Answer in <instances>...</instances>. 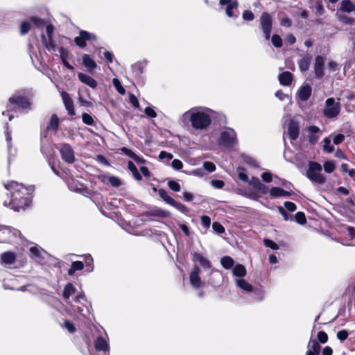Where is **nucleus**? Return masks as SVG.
Instances as JSON below:
<instances>
[{"label": "nucleus", "instance_id": "obj_1", "mask_svg": "<svg viewBox=\"0 0 355 355\" xmlns=\"http://www.w3.org/2000/svg\"><path fill=\"white\" fill-rule=\"evenodd\" d=\"M213 111L205 107H195L185 112L179 119L184 125L198 130H206L211 124Z\"/></svg>", "mask_w": 355, "mask_h": 355}, {"label": "nucleus", "instance_id": "obj_2", "mask_svg": "<svg viewBox=\"0 0 355 355\" xmlns=\"http://www.w3.org/2000/svg\"><path fill=\"white\" fill-rule=\"evenodd\" d=\"M5 188L9 191L10 200H4L3 205L6 207L19 211L21 209L28 207L31 202L28 195L32 191V188L25 187L23 184L12 181L4 184Z\"/></svg>", "mask_w": 355, "mask_h": 355}, {"label": "nucleus", "instance_id": "obj_3", "mask_svg": "<svg viewBox=\"0 0 355 355\" xmlns=\"http://www.w3.org/2000/svg\"><path fill=\"white\" fill-rule=\"evenodd\" d=\"M340 111L341 104L339 98L330 97L326 99L322 108V114L324 117L329 119H336Z\"/></svg>", "mask_w": 355, "mask_h": 355}, {"label": "nucleus", "instance_id": "obj_4", "mask_svg": "<svg viewBox=\"0 0 355 355\" xmlns=\"http://www.w3.org/2000/svg\"><path fill=\"white\" fill-rule=\"evenodd\" d=\"M322 166L316 162H309L306 175L313 184H323L326 181L325 176L321 173Z\"/></svg>", "mask_w": 355, "mask_h": 355}, {"label": "nucleus", "instance_id": "obj_5", "mask_svg": "<svg viewBox=\"0 0 355 355\" xmlns=\"http://www.w3.org/2000/svg\"><path fill=\"white\" fill-rule=\"evenodd\" d=\"M237 143L236 132L232 128H227L220 133L219 144L226 148L233 147Z\"/></svg>", "mask_w": 355, "mask_h": 355}, {"label": "nucleus", "instance_id": "obj_6", "mask_svg": "<svg viewBox=\"0 0 355 355\" xmlns=\"http://www.w3.org/2000/svg\"><path fill=\"white\" fill-rule=\"evenodd\" d=\"M62 159L67 164H73L76 161L75 153L72 147L67 143H63L58 148Z\"/></svg>", "mask_w": 355, "mask_h": 355}, {"label": "nucleus", "instance_id": "obj_7", "mask_svg": "<svg viewBox=\"0 0 355 355\" xmlns=\"http://www.w3.org/2000/svg\"><path fill=\"white\" fill-rule=\"evenodd\" d=\"M9 102L11 105H14L15 109L26 111L29 110L31 108V103L30 101L19 96H13L10 98Z\"/></svg>", "mask_w": 355, "mask_h": 355}, {"label": "nucleus", "instance_id": "obj_8", "mask_svg": "<svg viewBox=\"0 0 355 355\" xmlns=\"http://www.w3.org/2000/svg\"><path fill=\"white\" fill-rule=\"evenodd\" d=\"M260 22L266 40H268L272 29V19L270 15L267 12H263L261 16Z\"/></svg>", "mask_w": 355, "mask_h": 355}, {"label": "nucleus", "instance_id": "obj_9", "mask_svg": "<svg viewBox=\"0 0 355 355\" xmlns=\"http://www.w3.org/2000/svg\"><path fill=\"white\" fill-rule=\"evenodd\" d=\"M96 40V37L94 34L85 31H81L79 36L75 37L74 42L79 47L84 48L86 46V41Z\"/></svg>", "mask_w": 355, "mask_h": 355}, {"label": "nucleus", "instance_id": "obj_10", "mask_svg": "<svg viewBox=\"0 0 355 355\" xmlns=\"http://www.w3.org/2000/svg\"><path fill=\"white\" fill-rule=\"evenodd\" d=\"M200 269L199 266H195L193 270L190 273L189 280L191 286L194 288H200L204 285L200 277Z\"/></svg>", "mask_w": 355, "mask_h": 355}, {"label": "nucleus", "instance_id": "obj_11", "mask_svg": "<svg viewBox=\"0 0 355 355\" xmlns=\"http://www.w3.org/2000/svg\"><path fill=\"white\" fill-rule=\"evenodd\" d=\"M219 4L220 6H226L225 12L229 17H234V10L238 8L237 0H219Z\"/></svg>", "mask_w": 355, "mask_h": 355}, {"label": "nucleus", "instance_id": "obj_12", "mask_svg": "<svg viewBox=\"0 0 355 355\" xmlns=\"http://www.w3.org/2000/svg\"><path fill=\"white\" fill-rule=\"evenodd\" d=\"M307 132L306 137L309 142L312 145L315 144L320 137L321 132L320 128L315 125H310L307 128Z\"/></svg>", "mask_w": 355, "mask_h": 355}, {"label": "nucleus", "instance_id": "obj_13", "mask_svg": "<svg viewBox=\"0 0 355 355\" xmlns=\"http://www.w3.org/2000/svg\"><path fill=\"white\" fill-rule=\"evenodd\" d=\"M60 94L65 108L68 112V114L71 116L74 115L75 112L73 108V103L70 96L69 95V94L64 91H62L60 92Z\"/></svg>", "mask_w": 355, "mask_h": 355}, {"label": "nucleus", "instance_id": "obj_14", "mask_svg": "<svg viewBox=\"0 0 355 355\" xmlns=\"http://www.w3.org/2000/svg\"><path fill=\"white\" fill-rule=\"evenodd\" d=\"M323 67H324V58L320 55L316 56L315 58V63H314V72H315V76L318 78H320L324 76Z\"/></svg>", "mask_w": 355, "mask_h": 355}, {"label": "nucleus", "instance_id": "obj_15", "mask_svg": "<svg viewBox=\"0 0 355 355\" xmlns=\"http://www.w3.org/2000/svg\"><path fill=\"white\" fill-rule=\"evenodd\" d=\"M300 126L298 122L291 119L288 127V133L292 140H295L299 136Z\"/></svg>", "mask_w": 355, "mask_h": 355}, {"label": "nucleus", "instance_id": "obj_16", "mask_svg": "<svg viewBox=\"0 0 355 355\" xmlns=\"http://www.w3.org/2000/svg\"><path fill=\"white\" fill-rule=\"evenodd\" d=\"M193 261H198L205 269H210L211 267L210 261L204 257L201 254L193 252L191 254Z\"/></svg>", "mask_w": 355, "mask_h": 355}, {"label": "nucleus", "instance_id": "obj_17", "mask_svg": "<svg viewBox=\"0 0 355 355\" xmlns=\"http://www.w3.org/2000/svg\"><path fill=\"white\" fill-rule=\"evenodd\" d=\"M308 350L305 355H319L320 346L318 341L311 339L307 345Z\"/></svg>", "mask_w": 355, "mask_h": 355}, {"label": "nucleus", "instance_id": "obj_18", "mask_svg": "<svg viewBox=\"0 0 355 355\" xmlns=\"http://www.w3.org/2000/svg\"><path fill=\"white\" fill-rule=\"evenodd\" d=\"M78 77L82 83L88 85L91 88L94 89L97 87V82L90 76L83 73H78Z\"/></svg>", "mask_w": 355, "mask_h": 355}, {"label": "nucleus", "instance_id": "obj_19", "mask_svg": "<svg viewBox=\"0 0 355 355\" xmlns=\"http://www.w3.org/2000/svg\"><path fill=\"white\" fill-rule=\"evenodd\" d=\"M339 10L344 12H354L355 14V3L350 0H343Z\"/></svg>", "mask_w": 355, "mask_h": 355}, {"label": "nucleus", "instance_id": "obj_20", "mask_svg": "<svg viewBox=\"0 0 355 355\" xmlns=\"http://www.w3.org/2000/svg\"><path fill=\"white\" fill-rule=\"evenodd\" d=\"M311 87L309 85L302 86L298 94L299 98L303 101L308 100L311 96Z\"/></svg>", "mask_w": 355, "mask_h": 355}, {"label": "nucleus", "instance_id": "obj_21", "mask_svg": "<svg viewBox=\"0 0 355 355\" xmlns=\"http://www.w3.org/2000/svg\"><path fill=\"white\" fill-rule=\"evenodd\" d=\"M1 260L2 263L12 264L15 261L16 256L12 252H6L1 254Z\"/></svg>", "mask_w": 355, "mask_h": 355}, {"label": "nucleus", "instance_id": "obj_22", "mask_svg": "<svg viewBox=\"0 0 355 355\" xmlns=\"http://www.w3.org/2000/svg\"><path fill=\"white\" fill-rule=\"evenodd\" d=\"M270 195L272 198L288 196L290 193L279 187H272L270 190Z\"/></svg>", "mask_w": 355, "mask_h": 355}, {"label": "nucleus", "instance_id": "obj_23", "mask_svg": "<svg viewBox=\"0 0 355 355\" xmlns=\"http://www.w3.org/2000/svg\"><path fill=\"white\" fill-rule=\"evenodd\" d=\"M76 293V288L73 286L72 284H67L63 291L62 296L67 300V303L69 304L68 300L69 297Z\"/></svg>", "mask_w": 355, "mask_h": 355}, {"label": "nucleus", "instance_id": "obj_24", "mask_svg": "<svg viewBox=\"0 0 355 355\" xmlns=\"http://www.w3.org/2000/svg\"><path fill=\"white\" fill-rule=\"evenodd\" d=\"M279 80L281 85L288 86L292 81V74L288 71H284L279 76Z\"/></svg>", "mask_w": 355, "mask_h": 355}, {"label": "nucleus", "instance_id": "obj_25", "mask_svg": "<svg viewBox=\"0 0 355 355\" xmlns=\"http://www.w3.org/2000/svg\"><path fill=\"white\" fill-rule=\"evenodd\" d=\"M311 56L306 55L303 56L299 62V67L302 71H306L309 69Z\"/></svg>", "mask_w": 355, "mask_h": 355}, {"label": "nucleus", "instance_id": "obj_26", "mask_svg": "<svg viewBox=\"0 0 355 355\" xmlns=\"http://www.w3.org/2000/svg\"><path fill=\"white\" fill-rule=\"evenodd\" d=\"M83 64L89 70H93V69H96L97 67L95 61L89 55H87V54L83 55Z\"/></svg>", "mask_w": 355, "mask_h": 355}, {"label": "nucleus", "instance_id": "obj_27", "mask_svg": "<svg viewBox=\"0 0 355 355\" xmlns=\"http://www.w3.org/2000/svg\"><path fill=\"white\" fill-rule=\"evenodd\" d=\"M60 120L56 114H53L47 126V130H52L56 132L59 128Z\"/></svg>", "mask_w": 355, "mask_h": 355}, {"label": "nucleus", "instance_id": "obj_28", "mask_svg": "<svg viewBox=\"0 0 355 355\" xmlns=\"http://www.w3.org/2000/svg\"><path fill=\"white\" fill-rule=\"evenodd\" d=\"M95 347L98 350L106 351L108 348V345L104 338L98 337L95 341Z\"/></svg>", "mask_w": 355, "mask_h": 355}, {"label": "nucleus", "instance_id": "obj_29", "mask_svg": "<svg viewBox=\"0 0 355 355\" xmlns=\"http://www.w3.org/2000/svg\"><path fill=\"white\" fill-rule=\"evenodd\" d=\"M233 275L236 277H242L245 276V268L241 264L236 265L232 270Z\"/></svg>", "mask_w": 355, "mask_h": 355}, {"label": "nucleus", "instance_id": "obj_30", "mask_svg": "<svg viewBox=\"0 0 355 355\" xmlns=\"http://www.w3.org/2000/svg\"><path fill=\"white\" fill-rule=\"evenodd\" d=\"M237 286L241 289L247 291L251 292L252 291V286L246 280L244 279H239L236 280Z\"/></svg>", "mask_w": 355, "mask_h": 355}, {"label": "nucleus", "instance_id": "obj_31", "mask_svg": "<svg viewBox=\"0 0 355 355\" xmlns=\"http://www.w3.org/2000/svg\"><path fill=\"white\" fill-rule=\"evenodd\" d=\"M159 195L166 203L171 206L175 203V200L170 197L164 189H160L159 190Z\"/></svg>", "mask_w": 355, "mask_h": 355}, {"label": "nucleus", "instance_id": "obj_32", "mask_svg": "<svg viewBox=\"0 0 355 355\" xmlns=\"http://www.w3.org/2000/svg\"><path fill=\"white\" fill-rule=\"evenodd\" d=\"M322 148L326 153H331L334 150V148L331 145V139L329 137H325L323 141Z\"/></svg>", "mask_w": 355, "mask_h": 355}, {"label": "nucleus", "instance_id": "obj_33", "mask_svg": "<svg viewBox=\"0 0 355 355\" xmlns=\"http://www.w3.org/2000/svg\"><path fill=\"white\" fill-rule=\"evenodd\" d=\"M220 263L225 269H230L234 265V260L230 257L225 256L221 259Z\"/></svg>", "mask_w": 355, "mask_h": 355}, {"label": "nucleus", "instance_id": "obj_34", "mask_svg": "<svg viewBox=\"0 0 355 355\" xmlns=\"http://www.w3.org/2000/svg\"><path fill=\"white\" fill-rule=\"evenodd\" d=\"M84 266L81 261H73L71 264V268L69 270V275H72L76 270H80L83 268Z\"/></svg>", "mask_w": 355, "mask_h": 355}, {"label": "nucleus", "instance_id": "obj_35", "mask_svg": "<svg viewBox=\"0 0 355 355\" xmlns=\"http://www.w3.org/2000/svg\"><path fill=\"white\" fill-rule=\"evenodd\" d=\"M150 215L153 216L168 217L170 216V213L168 211L157 209L152 211Z\"/></svg>", "mask_w": 355, "mask_h": 355}, {"label": "nucleus", "instance_id": "obj_36", "mask_svg": "<svg viewBox=\"0 0 355 355\" xmlns=\"http://www.w3.org/2000/svg\"><path fill=\"white\" fill-rule=\"evenodd\" d=\"M249 182V184L255 189L259 190L261 187H263V184L260 182L257 178H252Z\"/></svg>", "mask_w": 355, "mask_h": 355}, {"label": "nucleus", "instance_id": "obj_37", "mask_svg": "<svg viewBox=\"0 0 355 355\" xmlns=\"http://www.w3.org/2000/svg\"><path fill=\"white\" fill-rule=\"evenodd\" d=\"M113 85L117 92L121 94H124L125 93V89L121 85L120 81L117 78H114L112 80Z\"/></svg>", "mask_w": 355, "mask_h": 355}, {"label": "nucleus", "instance_id": "obj_38", "mask_svg": "<svg viewBox=\"0 0 355 355\" xmlns=\"http://www.w3.org/2000/svg\"><path fill=\"white\" fill-rule=\"evenodd\" d=\"M295 220L300 225H304L306 223V218L304 214L302 211L296 213Z\"/></svg>", "mask_w": 355, "mask_h": 355}, {"label": "nucleus", "instance_id": "obj_39", "mask_svg": "<svg viewBox=\"0 0 355 355\" xmlns=\"http://www.w3.org/2000/svg\"><path fill=\"white\" fill-rule=\"evenodd\" d=\"M82 119L85 124L92 125L94 123V121L91 115L87 113H83L82 114Z\"/></svg>", "mask_w": 355, "mask_h": 355}, {"label": "nucleus", "instance_id": "obj_40", "mask_svg": "<svg viewBox=\"0 0 355 355\" xmlns=\"http://www.w3.org/2000/svg\"><path fill=\"white\" fill-rule=\"evenodd\" d=\"M324 169L327 173H332L335 169V164L332 161H327L323 164Z\"/></svg>", "mask_w": 355, "mask_h": 355}, {"label": "nucleus", "instance_id": "obj_41", "mask_svg": "<svg viewBox=\"0 0 355 355\" xmlns=\"http://www.w3.org/2000/svg\"><path fill=\"white\" fill-rule=\"evenodd\" d=\"M271 41L272 44L277 48H279L282 46V40L278 35H273Z\"/></svg>", "mask_w": 355, "mask_h": 355}, {"label": "nucleus", "instance_id": "obj_42", "mask_svg": "<svg viewBox=\"0 0 355 355\" xmlns=\"http://www.w3.org/2000/svg\"><path fill=\"white\" fill-rule=\"evenodd\" d=\"M69 187L71 190L76 191V192H80L82 191V185L80 184L76 183L74 180H71V182H69Z\"/></svg>", "mask_w": 355, "mask_h": 355}, {"label": "nucleus", "instance_id": "obj_43", "mask_svg": "<svg viewBox=\"0 0 355 355\" xmlns=\"http://www.w3.org/2000/svg\"><path fill=\"white\" fill-rule=\"evenodd\" d=\"M108 182L114 187H118L122 184L121 180L115 176H110Z\"/></svg>", "mask_w": 355, "mask_h": 355}, {"label": "nucleus", "instance_id": "obj_44", "mask_svg": "<svg viewBox=\"0 0 355 355\" xmlns=\"http://www.w3.org/2000/svg\"><path fill=\"white\" fill-rule=\"evenodd\" d=\"M203 168L205 170L211 173L216 170V166L213 162H205L203 163Z\"/></svg>", "mask_w": 355, "mask_h": 355}, {"label": "nucleus", "instance_id": "obj_45", "mask_svg": "<svg viewBox=\"0 0 355 355\" xmlns=\"http://www.w3.org/2000/svg\"><path fill=\"white\" fill-rule=\"evenodd\" d=\"M168 186L171 190L174 191H180V185L174 180H169L168 182Z\"/></svg>", "mask_w": 355, "mask_h": 355}, {"label": "nucleus", "instance_id": "obj_46", "mask_svg": "<svg viewBox=\"0 0 355 355\" xmlns=\"http://www.w3.org/2000/svg\"><path fill=\"white\" fill-rule=\"evenodd\" d=\"M318 339L321 343H326L328 340V336L327 334L323 331H320L318 333Z\"/></svg>", "mask_w": 355, "mask_h": 355}, {"label": "nucleus", "instance_id": "obj_47", "mask_svg": "<svg viewBox=\"0 0 355 355\" xmlns=\"http://www.w3.org/2000/svg\"><path fill=\"white\" fill-rule=\"evenodd\" d=\"M212 228L216 232L219 234L223 233L225 232V228L223 226L218 222H214L212 224Z\"/></svg>", "mask_w": 355, "mask_h": 355}, {"label": "nucleus", "instance_id": "obj_48", "mask_svg": "<svg viewBox=\"0 0 355 355\" xmlns=\"http://www.w3.org/2000/svg\"><path fill=\"white\" fill-rule=\"evenodd\" d=\"M30 29V24L27 21H24L21 24L20 26V33L21 35L26 34Z\"/></svg>", "mask_w": 355, "mask_h": 355}, {"label": "nucleus", "instance_id": "obj_49", "mask_svg": "<svg viewBox=\"0 0 355 355\" xmlns=\"http://www.w3.org/2000/svg\"><path fill=\"white\" fill-rule=\"evenodd\" d=\"M31 21L37 27H43L45 25V21L43 19L37 17H31Z\"/></svg>", "mask_w": 355, "mask_h": 355}, {"label": "nucleus", "instance_id": "obj_50", "mask_svg": "<svg viewBox=\"0 0 355 355\" xmlns=\"http://www.w3.org/2000/svg\"><path fill=\"white\" fill-rule=\"evenodd\" d=\"M263 242L266 247L270 248L272 250H277L279 248L277 244L270 239H266Z\"/></svg>", "mask_w": 355, "mask_h": 355}, {"label": "nucleus", "instance_id": "obj_51", "mask_svg": "<svg viewBox=\"0 0 355 355\" xmlns=\"http://www.w3.org/2000/svg\"><path fill=\"white\" fill-rule=\"evenodd\" d=\"M243 19L247 21H252L254 19V14L250 10H244L242 15Z\"/></svg>", "mask_w": 355, "mask_h": 355}, {"label": "nucleus", "instance_id": "obj_52", "mask_svg": "<svg viewBox=\"0 0 355 355\" xmlns=\"http://www.w3.org/2000/svg\"><path fill=\"white\" fill-rule=\"evenodd\" d=\"M171 166L174 169L180 170L182 168L183 164L180 159H175L172 161Z\"/></svg>", "mask_w": 355, "mask_h": 355}, {"label": "nucleus", "instance_id": "obj_53", "mask_svg": "<svg viewBox=\"0 0 355 355\" xmlns=\"http://www.w3.org/2000/svg\"><path fill=\"white\" fill-rule=\"evenodd\" d=\"M173 207H175L177 209L180 210V211L185 213L187 211V208L182 205L180 202H176L175 200V203L173 204Z\"/></svg>", "mask_w": 355, "mask_h": 355}, {"label": "nucleus", "instance_id": "obj_54", "mask_svg": "<svg viewBox=\"0 0 355 355\" xmlns=\"http://www.w3.org/2000/svg\"><path fill=\"white\" fill-rule=\"evenodd\" d=\"M144 112L149 117L155 118L157 116V114H156L155 111L150 107H146L144 110Z\"/></svg>", "mask_w": 355, "mask_h": 355}, {"label": "nucleus", "instance_id": "obj_55", "mask_svg": "<svg viewBox=\"0 0 355 355\" xmlns=\"http://www.w3.org/2000/svg\"><path fill=\"white\" fill-rule=\"evenodd\" d=\"M211 185L216 189H221L224 187V182L220 180H213L211 182Z\"/></svg>", "mask_w": 355, "mask_h": 355}, {"label": "nucleus", "instance_id": "obj_56", "mask_svg": "<svg viewBox=\"0 0 355 355\" xmlns=\"http://www.w3.org/2000/svg\"><path fill=\"white\" fill-rule=\"evenodd\" d=\"M347 336L348 333L345 330H341L337 333V338L341 341L346 340Z\"/></svg>", "mask_w": 355, "mask_h": 355}, {"label": "nucleus", "instance_id": "obj_57", "mask_svg": "<svg viewBox=\"0 0 355 355\" xmlns=\"http://www.w3.org/2000/svg\"><path fill=\"white\" fill-rule=\"evenodd\" d=\"M284 206L286 209L289 211H295L296 210V205L292 202H285Z\"/></svg>", "mask_w": 355, "mask_h": 355}, {"label": "nucleus", "instance_id": "obj_58", "mask_svg": "<svg viewBox=\"0 0 355 355\" xmlns=\"http://www.w3.org/2000/svg\"><path fill=\"white\" fill-rule=\"evenodd\" d=\"M261 178L266 182H270L272 181V175L270 172H264L261 175Z\"/></svg>", "mask_w": 355, "mask_h": 355}, {"label": "nucleus", "instance_id": "obj_59", "mask_svg": "<svg viewBox=\"0 0 355 355\" xmlns=\"http://www.w3.org/2000/svg\"><path fill=\"white\" fill-rule=\"evenodd\" d=\"M64 327L69 331L70 333H73L76 330L75 327L73 323L69 321H65L64 324Z\"/></svg>", "mask_w": 355, "mask_h": 355}, {"label": "nucleus", "instance_id": "obj_60", "mask_svg": "<svg viewBox=\"0 0 355 355\" xmlns=\"http://www.w3.org/2000/svg\"><path fill=\"white\" fill-rule=\"evenodd\" d=\"M96 160L99 163H101L105 166H109L110 165L109 162L107 161V159L103 155H97Z\"/></svg>", "mask_w": 355, "mask_h": 355}, {"label": "nucleus", "instance_id": "obj_61", "mask_svg": "<svg viewBox=\"0 0 355 355\" xmlns=\"http://www.w3.org/2000/svg\"><path fill=\"white\" fill-rule=\"evenodd\" d=\"M345 139V136L343 134H338L337 135L333 140V142L336 145H338L339 144L342 143Z\"/></svg>", "mask_w": 355, "mask_h": 355}, {"label": "nucleus", "instance_id": "obj_62", "mask_svg": "<svg viewBox=\"0 0 355 355\" xmlns=\"http://www.w3.org/2000/svg\"><path fill=\"white\" fill-rule=\"evenodd\" d=\"M201 223L205 227H209L211 224L210 218L207 216H202L201 217Z\"/></svg>", "mask_w": 355, "mask_h": 355}, {"label": "nucleus", "instance_id": "obj_63", "mask_svg": "<svg viewBox=\"0 0 355 355\" xmlns=\"http://www.w3.org/2000/svg\"><path fill=\"white\" fill-rule=\"evenodd\" d=\"M121 150L127 156H128L130 158H133L135 155V153L132 151L131 150L125 148V147H123Z\"/></svg>", "mask_w": 355, "mask_h": 355}, {"label": "nucleus", "instance_id": "obj_64", "mask_svg": "<svg viewBox=\"0 0 355 355\" xmlns=\"http://www.w3.org/2000/svg\"><path fill=\"white\" fill-rule=\"evenodd\" d=\"M31 257L33 258H37L40 255V251L36 247H31L30 248Z\"/></svg>", "mask_w": 355, "mask_h": 355}]
</instances>
